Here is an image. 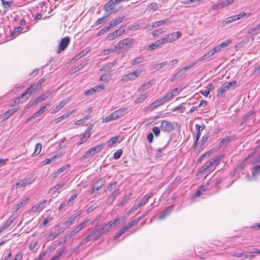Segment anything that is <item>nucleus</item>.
I'll use <instances>...</instances> for the list:
<instances>
[{
  "instance_id": "nucleus-1",
  "label": "nucleus",
  "mask_w": 260,
  "mask_h": 260,
  "mask_svg": "<svg viewBox=\"0 0 260 260\" xmlns=\"http://www.w3.org/2000/svg\"><path fill=\"white\" fill-rule=\"evenodd\" d=\"M119 220V218H115L111 220L106 224L96 225L95 226V231H94V232L99 230V233H98L94 240L100 239L103 235L106 234L109 231L112 225L116 224Z\"/></svg>"
},
{
  "instance_id": "nucleus-2",
  "label": "nucleus",
  "mask_w": 260,
  "mask_h": 260,
  "mask_svg": "<svg viewBox=\"0 0 260 260\" xmlns=\"http://www.w3.org/2000/svg\"><path fill=\"white\" fill-rule=\"evenodd\" d=\"M44 81L45 79L43 78L40 79L37 83L30 85L29 87L21 94V98H25V100L27 99L29 95L41 87V85Z\"/></svg>"
},
{
  "instance_id": "nucleus-3",
  "label": "nucleus",
  "mask_w": 260,
  "mask_h": 260,
  "mask_svg": "<svg viewBox=\"0 0 260 260\" xmlns=\"http://www.w3.org/2000/svg\"><path fill=\"white\" fill-rule=\"evenodd\" d=\"M126 110L127 108H122L114 111L104 118L103 122H108L122 117Z\"/></svg>"
},
{
  "instance_id": "nucleus-4",
  "label": "nucleus",
  "mask_w": 260,
  "mask_h": 260,
  "mask_svg": "<svg viewBox=\"0 0 260 260\" xmlns=\"http://www.w3.org/2000/svg\"><path fill=\"white\" fill-rule=\"evenodd\" d=\"M133 39L126 38L121 40L116 45L117 50L119 52H125L129 49L133 43Z\"/></svg>"
},
{
  "instance_id": "nucleus-5",
  "label": "nucleus",
  "mask_w": 260,
  "mask_h": 260,
  "mask_svg": "<svg viewBox=\"0 0 260 260\" xmlns=\"http://www.w3.org/2000/svg\"><path fill=\"white\" fill-rule=\"evenodd\" d=\"M220 160V156L219 155L216 156L205 164L202 166V169L203 171L208 173L213 170L214 168L219 164Z\"/></svg>"
},
{
  "instance_id": "nucleus-6",
  "label": "nucleus",
  "mask_w": 260,
  "mask_h": 260,
  "mask_svg": "<svg viewBox=\"0 0 260 260\" xmlns=\"http://www.w3.org/2000/svg\"><path fill=\"white\" fill-rule=\"evenodd\" d=\"M236 84L237 82L236 81L225 82L217 90V96L218 97H221L222 95L226 91L229 90L230 88H233V89H234L236 87Z\"/></svg>"
},
{
  "instance_id": "nucleus-7",
  "label": "nucleus",
  "mask_w": 260,
  "mask_h": 260,
  "mask_svg": "<svg viewBox=\"0 0 260 260\" xmlns=\"http://www.w3.org/2000/svg\"><path fill=\"white\" fill-rule=\"evenodd\" d=\"M142 71L139 69L133 71L126 75H123L121 81L124 82H128L129 80H134L136 78L138 77L142 73Z\"/></svg>"
},
{
  "instance_id": "nucleus-8",
  "label": "nucleus",
  "mask_w": 260,
  "mask_h": 260,
  "mask_svg": "<svg viewBox=\"0 0 260 260\" xmlns=\"http://www.w3.org/2000/svg\"><path fill=\"white\" fill-rule=\"evenodd\" d=\"M182 34L181 32L178 31L166 35L163 38L166 43H169L176 41L180 38Z\"/></svg>"
},
{
  "instance_id": "nucleus-9",
  "label": "nucleus",
  "mask_w": 260,
  "mask_h": 260,
  "mask_svg": "<svg viewBox=\"0 0 260 260\" xmlns=\"http://www.w3.org/2000/svg\"><path fill=\"white\" fill-rule=\"evenodd\" d=\"M118 4L117 1L110 0L104 6V10L106 12L110 13V14L113 12L116 13L118 12V9L114 10L115 6Z\"/></svg>"
},
{
  "instance_id": "nucleus-10",
  "label": "nucleus",
  "mask_w": 260,
  "mask_h": 260,
  "mask_svg": "<svg viewBox=\"0 0 260 260\" xmlns=\"http://www.w3.org/2000/svg\"><path fill=\"white\" fill-rule=\"evenodd\" d=\"M70 42V38L68 36L63 38L58 45V48L57 50V53H60L62 51H63L68 46Z\"/></svg>"
},
{
  "instance_id": "nucleus-11",
  "label": "nucleus",
  "mask_w": 260,
  "mask_h": 260,
  "mask_svg": "<svg viewBox=\"0 0 260 260\" xmlns=\"http://www.w3.org/2000/svg\"><path fill=\"white\" fill-rule=\"evenodd\" d=\"M160 128L164 132L170 133L174 129L175 127L171 122L162 120L161 122Z\"/></svg>"
},
{
  "instance_id": "nucleus-12",
  "label": "nucleus",
  "mask_w": 260,
  "mask_h": 260,
  "mask_svg": "<svg viewBox=\"0 0 260 260\" xmlns=\"http://www.w3.org/2000/svg\"><path fill=\"white\" fill-rule=\"evenodd\" d=\"M164 103L161 99L157 100L145 108L146 111H151Z\"/></svg>"
},
{
  "instance_id": "nucleus-13",
  "label": "nucleus",
  "mask_w": 260,
  "mask_h": 260,
  "mask_svg": "<svg viewBox=\"0 0 260 260\" xmlns=\"http://www.w3.org/2000/svg\"><path fill=\"white\" fill-rule=\"evenodd\" d=\"M166 43L164 38H161L155 42L151 43L147 48L148 51H153L162 44Z\"/></svg>"
},
{
  "instance_id": "nucleus-14",
  "label": "nucleus",
  "mask_w": 260,
  "mask_h": 260,
  "mask_svg": "<svg viewBox=\"0 0 260 260\" xmlns=\"http://www.w3.org/2000/svg\"><path fill=\"white\" fill-rule=\"evenodd\" d=\"M94 231H95V226L94 228L91 232L83 239L82 242L86 243L88 241L90 240H92L93 241H97L98 240H94V239L96 237V236L97 235L98 233H99V230L95 232H94Z\"/></svg>"
},
{
  "instance_id": "nucleus-15",
  "label": "nucleus",
  "mask_w": 260,
  "mask_h": 260,
  "mask_svg": "<svg viewBox=\"0 0 260 260\" xmlns=\"http://www.w3.org/2000/svg\"><path fill=\"white\" fill-rule=\"evenodd\" d=\"M104 88V87L103 85H97L94 86V87L86 90L84 91V94L85 95H91L97 91H100L101 90H103Z\"/></svg>"
},
{
  "instance_id": "nucleus-16",
  "label": "nucleus",
  "mask_w": 260,
  "mask_h": 260,
  "mask_svg": "<svg viewBox=\"0 0 260 260\" xmlns=\"http://www.w3.org/2000/svg\"><path fill=\"white\" fill-rule=\"evenodd\" d=\"M195 127H196V131H197V135H196V140L194 142V144L193 145V148L196 149V148H197V145L198 144V142L199 140V138L200 137L201 132L205 128V126L203 125L202 126L200 125L199 124H196L195 125Z\"/></svg>"
},
{
  "instance_id": "nucleus-17",
  "label": "nucleus",
  "mask_w": 260,
  "mask_h": 260,
  "mask_svg": "<svg viewBox=\"0 0 260 260\" xmlns=\"http://www.w3.org/2000/svg\"><path fill=\"white\" fill-rule=\"evenodd\" d=\"M217 51L215 49V47L212 49L211 50L208 51L205 54H204L203 56L198 59V60L200 61H203L204 60L207 59L215 53H217Z\"/></svg>"
},
{
  "instance_id": "nucleus-18",
  "label": "nucleus",
  "mask_w": 260,
  "mask_h": 260,
  "mask_svg": "<svg viewBox=\"0 0 260 260\" xmlns=\"http://www.w3.org/2000/svg\"><path fill=\"white\" fill-rule=\"evenodd\" d=\"M232 41L231 39H228L226 41L222 42L220 44L215 47V49L218 52L221 51L224 48L227 47L231 43Z\"/></svg>"
},
{
  "instance_id": "nucleus-19",
  "label": "nucleus",
  "mask_w": 260,
  "mask_h": 260,
  "mask_svg": "<svg viewBox=\"0 0 260 260\" xmlns=\"http://www.w3.org/2000/svg\"><path fill=\"white\" fill-rule=\"evenodd\" d=\"M46 106H43L38 111L34 113V114L26 120V123L35 119V118L40 116L44 112L46 109Z\"/></svg>"
},
{
  "instance_id": "nucleus-20",
  "label": "nucleus",
  "mask_w": 260,
  "mask_h": 260,
  "mask_svg": "<svg viewBox=\"0 0 260 260\" xmlns=\"http://www.w3.org/2000/svg\"><path fill=\"white\" fill-rule=\"evenodd\" d=\"M125 16H123L112 20L109 23L110 27H112L118 25L125 19Z\"/></svg>"
},
{
  "instance_id": "nucleus-21",
  "label": "nucleus",
  "mask_w": 260,
  "mask_h": 260,
  "mask_svg": "<svg viewBox=\"0 0 260 260\" xmlns=\"http://www.w3.org/2000/svg\"><path fill=\"white\" fill-rule=\"evenodd\" d=\"M173 206L167 207L159 216V219H162L167 217L173 210Z\"/></svg>"
},
{
  "instance_id": "nucleus-22",
  "label": "nucleus",
  "mask_w": 260,
  "mask_h": 260,
  "mask_svg": "<svg viewBox=\"0 0 260 260\" xmlns=\"http://www.w3.org/2000/svg\"><path fill=\"white\" fill-rule=\"evenodd\" d=\"M69 101V99H67V100H63L62 101H61L59 104L58 105H57L55 108H54L52 111V114H55V113H56L57 111H58L59 110H60L62 108H63L64 107V106Z\"/></svg>"
},
{
  "instance_id": "nucleus-23",
  "label": "nucleus",
  "mask_w": 260,
  "mask_h": 260,
  "mask_svg": "<svg viewBox=\"0 0 260 260\" xmlns=\"http://www.w3.org/2000/svg\"><path fill=\"white\" fill-rule=\"evenodd\" d=\"M80 141L78 143V145H80L85 143L90 137V134H88L87 132H84L82 134L80 135Z\"/></svg>"
},
{
  "instance_id": "nucleus-24",
  "label": "nucleus",
  "mask_w": 260,
  "mask_h": 260,
  "mask_svg": "<svg viewBox=\"0 0 260 260\" xmlns=\"http://www.w3.org/2000/svg\"><path fill=\"white\" fill-rule=\"evenodd\" d=\"M52 92H53V90L50 89V90H48L47 92H46L45 93H41V95L38 97V100H39V102H41L45 100V99H46L47 98H48V97H49L51 95V94L52 93Z\"/></svg>"
},
{
  "instance_id": "nucleus-25",
  "label": "nucleus",
  "mask_w": 260,
  "mask_h": 260,
  "mask_svg": "<svg viewBox=\"0 0 260 260\" xmlns=\"http://www.w3.org/2000/svg\"><path fill=\"white\" fill-rule=\"evenodd\" d=\"M104 146V144H100L98 145H96L92 148L90 149L91 152L92 153V155H94L96 153L100 152L103 148Z\"/></svg>"
},
{
  "instance_id": "nucleus-26",
  "label": "nucleus",
  "mask_w": 260,
  "mask_h": 260,
  "mask_svg": "<svg viewBox=\"0 0 260 260\" xmlns=\"http://www.w3.org/2000/svg\"><path fill=\"white\" fill-rule=\"evenodd\" d=\"M72 113V112H70L69 113H65L61 115V116L56 118L54 119L53 121V123L54 124H57L59 123L62 120L65 119L66 118H68L70 114Z\"/></svg>"
},
{
  "instance_id": "nucleus-27",
  "label": "nucleus",
  "mask_w": 260,
  "mask_h": 260,
  "mask_svg": "<svg viewBox=\"0 0 260 260\" xmlns=\"http://www.w3.org/2000/svg\"><path fill=\"white\" fill-rule=\"evenodd\" d=\"M171 22V20L170 18H167V19H164L162 20H159V21H158L156 22H153V27L154 28V27H158L160 25H166L167 23H168V22Z\"/></svg>"
},
{
  "instance_id": "nucleus-28",
  "label": "nucleus",
  "mask_w": 260,
  "mask_h": 260,
  "mask_svg": "<svg viewBox=\"0 0 260 260\" xmlns=\"http://www.w3.org/2000/svg\"><path fill=\"white\" fill-rule=\"evenodd\" d=\"M149 96L148 93L141 95L139 97L137 98L134 102V104H137L138 103L143 102L145 99Z\"/></svg>"
},
{
  "instance_id": "nucleus-29",
  "label": "nucleus",
  "mask_w": 260,
  "mask_h": 260,
  "mask_svg": "<svg viewBox=\"0 0 260 260\" xmlns=\"http://www.w3.org/2000/svg\"><path fill=\"white\" fill-rule=\"evenodd\" d=\"M46 202V200H44L38 204L34 205L31 209L32 212H36L38 210L41 209L42 210L43 209V205Z\"/></svg>"
},
{
  "instance_id": "nucleus-30",
  "label": "nucleus",
  "mask_w": 260,
  "mask_h": 260,
  "mask_svg": "<svg viewBox=\"0 0 260 260\" xmlns=\"http://www.w3.org/2000/svg\"><path fill=\"white\" fill-rule=\"evenodd\" d=\"M152 193H149L146 194L138 203L140 206L145 204L148 201L149 199L152 197Z\"/></svg>"
},
{
  "instance_id": "nucleus-31",
  "label": "nucleus",
  "mask_w": 260,
  "mask_h": 260,
  "mask_svg": "<svg viewBox=\"0 0 260 260\" xmlns=\"http://www.w3.org/2000/svg\"><path fill=\"white\" fill-rule=\"evenodd\" d=\"M80 214V213H76L74 214L73 215H72L68 220H67L65 222V225L67 226L70 225L73 221L76 219V217H77Z\"/></svg>"
},
{
  "instance_id": "nucleus-32",
  "label": "nucleus",
  "mask_w": 260,
  "mask_h": 260,
  "mask_svg": "<svg viewBox=\"0 0 260 260\" xmlns=\"http://www.w3.org/2000/svg\"><path fill=\"white\" fill-rule=\"evenodd\" d=\"M169 142L167 143L164 147L159 148L157 149L155 156L156 158H159L164 155L162 151L168 146Z\"/></svg>"
},
{
  "instance_id": "nucleus-33",
  "label": "nucleus",
  "mask_w": 260,
  "mask_h": 260,
  "mask_svg": "<svg viewBox=\"0 0 260 260\" xmlns=\"http://www.w3.org/2000/svg\"><path fill=\"white\" fill-rule=\"evenodd\" d=\"M65 248L63 247L57 250V253L56 255L52 257L50 260H58L64 252Z\"/></svg>"
},
{
  "instance_id": "nucleus-34",
  "label": "nucleus",
  "mask_w": 260,
  "mask_h": 260,
  "mask_svg": "<svg viewBox=\"0 0 260 260\" xmlns=\"http://www.w3.org/2000/svg\"><path fill=\"white\" fill-rule=\"evenodd\" d=\"M105 182L106 180L104 178L99 179L96 183V186H95L96 190H99L105 184Z\"/></svg>"
},
{
  "instance_id": "nucleus-35",
  "label": "nucleus",
  "mask_w": 260,
  "mask_h": 260,
  "mask_svg": "<svg viewBox=\"0 0 260 260\" xmlns=\"http://www.w3.org/2000/svg\"><path fill=\"white\" fill-rule=\"evenodd\" d=\"M28 201V199L26 198L22 200V201L18 203L15 207L14 210L15 211L18 210L21 207H23L26 204L27 201Z\"/></svg>"
},
{
  "instance_id": "nucleus-36",
  "label": "nucleus",
  "mask_w": 260,
  "mask_h": 260,
  "mask_svg": "<svg viewBox=\"0 0 260 260\" xmlns=\"http://www.w3.org/2000/svg\"><path fill=\"white\" fill-rule=\"evenodd\" d=\"M57 157H60V155H58L57 154H55L52 156H51L50 158H48L45 159L44 161H42V164L43 165H46L48 164H50L51 162L53 161Z\"/></svg>"
},
{
  "instance_id": "nucleus-37",
  "label": "nucleus",
  "mask_w": 260,
  "mask_h": 260,
  "mask_svg": "<svg viewBox=\"0 0 260 260\" xmlns=\"http://www.w3.org/2000/svg\"><path fill=\"white\" fill-rule=\"evenodd\" d=\"M167 64V61H162L160 63L155 64L154 65L152 70H154V71H158V70L161 69V68H162Z\"/></svg>"
},
{
  "instance_id": "nucleus-38",
  "label": "nucleus",
  "mask_w": 260,
  "mask_h": 260,
  "mask_svg": "<svg viewBox=\"0 0 260 260\" xmlns=\"http://www.w3.org/2000/svg\"><path fill=\"white\" fill-rule=\"evenodd\" d=\"M110 15V13L105 14L103 17L98 19L96 20L95 24L98 25L101 23H104L107 21V18Z\"/></svg>"
},
{
  "instance_id": "nucleus-39",
  "label": "nucleus",
  "mask_w": 260,
  "mask_h": 260,
  "mask_svg": "<svg viewBox=\"0 0 260 260\" xmlns=\"http://www.w3.org/2000/svg\"><path fill=\"white\" fill-rule=\"evenodd\" d=\"M212 150H209L205 153H203L201 155V156L198 159V162H200L201 161L206 157H208L212 154Z\"/></svg>"
},
{
  "instance_id": "nucleus-40",
  "label": "nucleus",
  "mask_w": 260,
  "mask_h": 260,
  "mask_svg": "<svg viewBox=\"0 0 260 260\" xmlns=\"http://www.w3.org/2000/svg\"><path fill=\"white\" fill-rule=\"evenodd\" d=\"M35 180V178L33 177H30L27 178H25L24 179L21 180L22 183L23 184V186H25L27 185L30 184L32 183L34 180Z\"/></svg>"
},
{
  "instance_id": "nucleus-41",
  "label": "nucleus",
  "mask_w": 260,
  "mask_h": 260,
  "mask_svg": "<svg viewBox=\"0 0 260 260\" xmlns=\"http://www.w3.org/2000/svg\"><path fill=\"white\" fill-rule=\"evenodd\" d=\"M235 21H236V20L234 15L230 16V17L226 18L224 21H223L222 22V26H224L226 24L232 23Z\"/></svg>"
},
{
  "instance_id": "nucleus-42",
  "label": "nucleus",
  "mask_w": 260,
  "mask_h": 260,
  "mask_svg": "<svg viewBox=\"0 0 260 260\" xmlns=\"http://www.w3.org/2000/svg\"><path fill=\"white\" fill-rule=\"evenodd\" d=\"M173 96V93L172 92L166 93L161 99L164 103H166L169 101Z\"/></svg>"
},
{
  "instance_id": "nucleus-43",
  "label": "nucleus",
  "mask_w": 260,
  "mask_h": 260,
  "mask_svg": "<svg viewBox=\"0 0 260 260\" xmlns=\"http://www.w3.org/2000/svg\"><path fill=\"white\" fill-rule=\"evenodd\" d=\"M143 61V57L141 56H139L138 57H136L134 58L133 60L131 61V64L133 66H135L136 64H139L141 63H142Z\"/></svg>"
},
{
  "instance_id": "nucleus-44",
  "label": "nucleus",
  "mask_w": 260,
  "mask_h": 260,
  "mask_svg": "<svg viewBox=\"0 0 260 260\" xmlns=\"http://www.w3.org/2000/svg\"><path fill=\"white\" fill-rule=\"evenodd\" d=\"M250 15H251L250 13H245V12H242L238 15H234V17H235L236 20H238L242 19L244 16L249 17Z\"/></svg>"
},
{
  "instance_id": "nucleus-45",
  "label": "nucleus",
  "mask_w": 260,
  "mask_h": 260,
  "mask_svg": "<svg viewBox=\"0 0 260 260\" xmlns=\"http://www.w3.org/2000/svg\"><path fill=\"white\" fill-rule=\"evenodd\" d=\"M151 83L150 81H149L147 83H144L142 85V86L138 89V91H143L151 87Z\"/></svg>"
},
{
  "instance_id": "nucleus-46",
  "label": "nucleus",
  "mask_w": 260,
  "mask_h": 260,
  "mask_svg": "<svg viewBox=\"0 0 260 260\" xmlns=\"http://www.w3.org/2000/svg\"><path fill=\"white\" fill-rule=\"evenodd\" d=\"M185 74V71L182 69H180L177 73L174 76V78L172 80L173 81L174 80L181 77Z\"/></svg>"
},
{
  "instance_id": "nucleus-47",
  "label": "nucleus",
  "mask_w": 260,
  "mask_h": 260,
  "mask_svg": "<svg viewBox=\"0 0 260 260\" xmlns=\"http://www.w3.org/2000/svg\"><path fill=\"white\" fill-rule=\"evenodd\" d=\"M137 221L135 220H132L131 222H129L127 224L125 225L122 226V228L124 230V231L126 232L128 229L131 228L133 226H134L135 224H137Z\"/></svg>"
},
{
  "instance_id": "nucleus-48",
  "label": "nucleus",
  "mask_w": 260,
  "mask_h": 260,
  "mask_svg": "<svg viewBox=\"0 0 260 260\" xmlns=\"http://www.w3.org/2000/svg\"><path fill=\"white\" fill-rule=\"evenodd\" d=\"M119 192V189H117L115 190L108 198V200L109 201H111L112 202L114 200V199L116 198V197L118 195Z\"/></svg>"
},
{
  "instance_id": "nucleus-49",
  "label": "nucleus",
  "mask_w": 260,
  "mask_h": 260,
  "mask_svg": "<svg viewBox=\"0 0 260 260\" xmlns=\"http://www.w3.org/2000/svg\"><path fill=\"white\" fill-rule=\"evenodd\" d=\"M260 174V165L255 166L252 172V175L253 176H257Z\"/></svg>"
},
{
  "instance_id": "nucleus-50",
  "label": "nucleus",
  "mask_w": 260,
  "mask_h": 260,
  "mask_svg": "<svg viewBox=\"0 0 260 260\" xmlns=\"http://www.w3.org/2000/svg\"><path fill=\"white\" fill-rule=\"evenodd\" d=\"M93 155H92V152H91L90 150L89 149L88 150H87L85 153V154L82 156L80 158V160H84L88 158H89L90 156Z\"/></svg>"
},
{
  "instance_id": "nucleus-51",
  "label": "nucleus",
  "mask_w": 260,
  "mask_h": 260,
  "mask_svg": "<svg viewBox=\"0 0 260 260\" xmlns=\"http://www.w3.org/2000/svg\"><path fill=\"white\" fill-rule=\"evenodd\" d=\"M223 8V5L221 4V3H219L217 4H215L210 8V11H213L215 10H218L220 9H222Z\"/></svg>"
},
{
  "instance_id": "nucleus-52",
  "label": "nucleus",
  "mask_w": 260,
  "mask_h": 260,
  "mask_svg": "<svg viewBox=\"0 0 260 260\" xmlns=\"http://www.w3.org/2000/svg\"><path fill=\"white\" fill-rule=\"evenodd\" d=\"M119 138H120L119 136H115L114 137L112 138L109 141L108 145L109 146H111V145L115 144L117 142Z\"/></svg>"
},
{
  "instance_id": "nucleus-53",
  "label": "nucleus",
  "mask_w": 260,
  "mask_h": 260,
  "mask_svg": "<svg viewBox=\"0 0 260 260\" xmlns=\"http://www.w3.org/2000/svg\"><path fill=\"white\" fill-rule=\"evenodd\" d=\"M41 149L42 145L40 143H37L35 146V150L32 155L39 154L41 152Z\"/></svg>"
},
{
  "instance_id": "nucleus-54",
  "label": "nucleus",
  "mask_w": 260,
  "mask_h": 260,
  "mask_svg": "<svg viewBox=\"0 0 260 260\" xmlns=\"http://www.w3.org/2000/svg\"><path fill=\"white\" fill-rule=\"evenodd\" d=\"M110 28H111V27H110V25H109L108 26L104 27V28H103L102 29H101L98 32L96 36H100L101 35H103L105 34L106 32H107L110 29Z\"/></svg>"
},
{
  "instance_id": "nucleus-55",
  "label": "nucleus",
  "mask_w": 260,
  "mask_h": 260,
  "mask_svg": "<svg viewBox=\"0 0 260 260\" xmlns=\"http://www.w3.org/2000/svg\"><path fill=\"white\" fill-rule=\"evenodd\" d=\"M114 66V64L112 62H109L104 65L102 68L100 69V71H103L111 69Z\"/></svg>"
},
{
  "instance_id": "nucleus-56",
  "label": "nucleus",
  "mask_w": 260,
  "mask_h": 260,
  "mask_svg": "<svg viewBox=\"0 0 260 260\" xmlns=\"http://www.w3.org/2000/svg\"><path fill=\"white\" fill-rule=\"evenodd\" d=\"M116 51H117V49L116 48V46H115L114 48H110V49L104 50L103 51V54L104 55H106L109 54V53H114Z\"/></svg>"
},
{
  "instance_id": "nucleus-57",
  "label": "nucleus",
  "mask_w": 260,
  "mask_h": 260,
  "mask_svg": "<svg viewBox=\"0 0 260 260\" xmlns=\"http://www.w3.org/2000/svg\"><path fill=\"white\" fill-rule=\"evenodd\" d=\"M140 207V205L138 203L137 204L134 205L131 210L126 212V216H128L131 213L136 211Z\"/></svg>"
},
{
  "instance_id": "nucleus-58",
  "label": "nucleus",
  "mask_w": 260,
  "mask_h": 260,
  "mask_svg": "<svg viewBox=\"0 0 260 260\" xmlns=\"http://www.w3.org/2000/svg\"><path fill=\"white\" fill-rule=\"evenodd\" d=\"M210 136L209 133H207L205 135H204L202 138L201 141V146H203V145L206 143L208 138Z\"/></svg>"
},
{
  "instance_id": "nucleus-59",
  "label": "nucleus",
  "mask_w": 260,
  "mask_h": 260,
  "mask_svg": "<svg viewBox=\"0 0 260 260\" xmlns=\"http://www.w3.org/2000/svg\"><path fill=\"white\" fill-rule=\"evenodd\" d=\"M87 223V221L84 220L81 223H80L78 226H77L75 229L79 233L84 227H85L86 224Z\"/></svg>"
},
{
  "instance_id": "nucleus-60",
  "label": "nucleus",
  "mask_w": 260,
  "mask_h": 260,
  "mask_svg": "<svg viewBox=\"0 0 260 260\" xmlns=\"http://www.w3.org/2000/svg\"><path fill=\"white\" fill-rule=\"evenodd\" d=\"M125 231L122 228V227L118 231L117 233L115 234V235L114 237V240H116V239L118 238L119 237H120L122 234H123Z\"/></svg>"
},
{
  "instance_id": "nucleus-61",
  "label": "nucleus",
  "mask_w": 260,
  "mask_h": 260,
  "mask_svg": "<svg viewBox=\"0 0 260 260\" xmlns=\"http://www.w3.org/2000/svg\"><path fill=\"white\" fill-rule=\"evenodd\" d=\"M64 185V183H62L60 184H57L54 186H53L50 190L52 191L53 192H55L56 190L59 189L60 188H62Z\"/></svg>"
},
{
  "instance_id": "nucleus-62",
  "label": "nucleus",
  "mask_w": 260,
  "mask_h": 260,
  "mask_svg": "<svg viewBox=\"0 0 260 260\" xmlns=\"http://www.w3.org/2000/svg\"><path fill=\"white\" fill-rule=\"evenodd\" d=\"M173 111H179L180 112L183 113L185 111V107L182 106L181 105L174 108L172 110Z\"/></svg>"
},
{
  "instance_id": "nucleus-63",
  "label": "nucleus",
  "mask_w": 260,
  "mask_h": 260,
  "mask_svg": "<svg viewBox=\"0 0 260 260\" xmlns=\"http://www.w3.org/2000/svg\"><path fill=\"white\" fill-rule=\"evenodd\" d=\"M13 220L12 219H8L7 221L5 222V223L3 224V225L2 226L3 229L4 230H5L6 229L8 228L9 226H10V225L12 223Z\"/></svg>"
},
{
  "instance_id": "nucleus-64",
  "label": "nucleus",
  "mask_w": 260,
  "mask_h": 260,
  "mask_svg": "<svg viewBox=\"0 0 260 260\" xmlns=\"http://www.w3.org/2000/svg\"><path fill=\"white\" fill-rule=\"evenodd\" d=\"M122 153V150L121 149L118 150L114 154L113 157L115 159H117L120 157Z\"/></svg>"
}]
</instances>
